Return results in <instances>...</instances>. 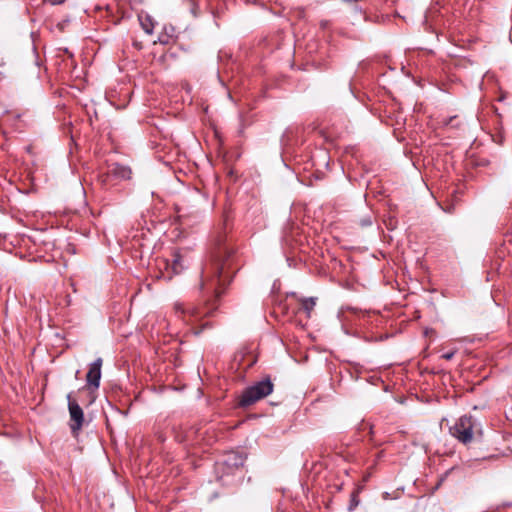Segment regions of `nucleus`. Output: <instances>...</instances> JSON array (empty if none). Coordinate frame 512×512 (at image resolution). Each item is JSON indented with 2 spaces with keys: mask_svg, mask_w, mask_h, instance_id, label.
<instances>
[{
  "mask_svg": "<svg viewBox=\"0 0 512 512\" xmlns=\"http://www.w3.org/2000/svg\"><path fill=\"white\" fill-rule=\"evenodd\" d=\"M228 217L223 220L211 239L210 260L205 263L201 272L200 291L205 301L215 308V302L232 278L234 248L227 242Z\"/></svg>",
  "mask_w": 512,
  "mask_h": 512,
  "instance_id": "1",
  "label": "nucleus"
},
{
  "mask_svg": "<svg viewBox=\"0 0 512 512\" xmlns=\"http://www.w3.org/2000/svg\"><path fill=\"white\" fill-rule=\"evenodd\" d=\"M273 383L270 378H265L259 382H256L254 385L246 388L240 399L239 405L241 407H248L255 402L267 397L273 392Z\"/></svg>",
  "mask_w": 512,
  "mask_h": 512,
  "instance_id": "2",
  "label": "nucleus"
},
{
  "mask_svg": "<svg viewBox=\"0 0 512 512\" xmlns=\"http://www.w3.org/2000/svg\"><path fill=\"white\" fill-rule=\"evenodd\" d=\"M244 457L236 452L228 453L222 462L217 463L216 472L223 484H229L228 478L235 476L239 469L244 465Z\"/></svg>",
  "mask_w": 512,
  "mask_h": 512,
  "instance_id": "3",
  "label": "nucleus"
},
{
  "mask_svg": "<svg viewBox=\"0 0 512 512\" xmlns=\"http://www.w3.org/2000/svg\"><path fill=\"white\" fill-rule=\"evenodd\" d=\"M477 430L476 421L471 416H462L450 428L451 434L460 442L467 444L473 440V436Z\"/></svg>",
  "mask_w": 512,
  "mask_h": 512,
  "instance_id": "4",
  "label": "nucleus"
},
{
  "mask_svg": "<svg viewBox=\"0 0 512 512\" xmlns=\"http://www.w3.org/2000/svg\"><path fill=\"white\" fill-rule=\"evenodd\" d=\"M68 410L70 415V429L73 434H77L84 423V412L76 399L72 397V393L67 395Z\"/></svg>",
  "mask_w": 512,
  "mask_h": 512,
  "instance_id": "5",
  "label": "nucleus"
},
{
  "mask_svg": "<svg viewBox=\"0 0 512 512\" xmlns=\"http://www.w3.org/2000/svg\"><path fill=\"white\" fill-rule=\"evenodd\" d=\"M132 171L128 166L118 163H112L108 166L107 173L100 176L103 185L109 184L111 176L119 180H128L131 178Z\"/></svg>",
  "mask_w": 512,
  "mask_h": 512,
  "instance_id": "6",
  "label": "nucleus"
},
{
  "mask_svg": "<svg viewBox=\"0 0 512 512\" xmlns=\"http://www.w3.org/2000/svg\"><path fill=\"white\" fill-rule=\"evenodd\" d=\"M102 358H97L90 364L89 370L86 375L87 387L89 390L94 391L99 388L101 379Z\"/></svg>",
  "mask_w": 512,
  "mask_h": 512,
  "instance_id": "7",
  "label": "nucleus"
},
{
  "mask_svg": "<svg viewBox=\"0 0 512 512\" xmlns=\"http://www.w3.org/2000/svg\"><path fill=\"white\" fill-rule=\"evenodd\" d=\"M138 18H139L140 25H141L142 29L146 33L151 34L153 32V29H154V21H153V19L148 14H140L138 16Z\"/></svg>",
  "mask_w": 512,
  "mask_h": 512,
  "instance_id": "8",
  "label": "nucleus"
},
{
  "mask_svg": "<svg viewBox=\"0 0 512 512\" xmlns=\"http://www.w3.org/2000/svg\"><path fill=\"white\" fill-rule=\"evenodd\" d=\"M316 305V299L313 297L301 299V309L306 313L307 317H310Z\"/></svg>",
  "mask_w": 512,
  "mask_h": 512,
  "instance_id": "9",
  "label": "nucleus"
},
{
  "mask_svg": "<svg viewBox=\"0 0 512 512\" xmlns=\"http://www.w3.org/2000/svg\"><path fill=\"white\" fill-rule=\"evenodd\" d=\"M183 266L181 265V257L179 255H175V258L172 263V270L175 274H178L182 271Z\"/></svg>",
  "mask_w": 512,
  "mask_h": 512,
  "instance_id": "10",
  "label": "nucleus"
},
{
  "mask_svg": "<svg viewBox=\"0 0 512 512\" xmlns=\"http://www.w3.org/2000/svg\"><path fill=\"white\" fill-rule=\"evenodd\" d=\"M456 352H457V349L448 351L442 355V358H444L446 360H451L454 357V355L456 354Z\"/></svg>",
  "mask_w": 512,
  "mask_h": 512,
  "instance_id": "11",
  "label": "nucleus"
},
{
  "mask_svg": "<svg viewBox=\"0 0 512 512\" xmlns=\"http://www.w3.org/2000/svg\"><path fill=\"white\" fill-rule=\"evenodd\" d=\"M46 2L50 3L51 5H59L64 3L66 0H45Z\"/></svg>",
  "mask_w": 512,
  "mask_h": 512,
  "instance_id": "12",
  "label": "nucleus"
},
{
  "mask_svg": "<svg viewBox=\"0 0 512 512\" xmlns=\"http://www.w3.org/2000/svg\"><path fill=\"white\" fill-rule=\"evenodd\" d=\"M175 310H176L177 312H180V313H183V312H184V310H183V307H182V304H181V303H176V304H175Z\"/></svg>",
  "mask_w": 512,
  "mask_h": 512,
  "instance_id": "13",
  "label": "nucleus"
},
{
  "mask_svg": "<svg viewBox=\"0 0 512 512\" xmlns=\"http://www.w3.org/2000/svg\"><path fill=\"white\" fill-rule=\"evenodd\" d=\"M352 502L354 503V505H358V502H356L355 499H352Z\"/></svg>",
  "mask_w": 512,
  "mask_h": 512,
  "instance_id": "14",
  "label": "nucleus"
},
{
  "mask_svg": "<svg viewBox=\"0 0 512 512\" xmlns=\"http://www.w3.org/2000/svg\"><path fill=\"white\" fill-rule=\"evenodd\" d=\"M352 502L354 503V505H358V502H356L355 499H352Z\"/></svg>",
  "mask_w": 512,
  "mask_h": 512,
  "instance_id": "15",
  "label": "nucleus"
},
{
  "mask_svg": "<svg viewBox=\"0 0 512 512\" xmlns=\"http://www.w3.org/2000/svg\"><path fill=\"white\" fill-rule=\"evenodd\" d=\"M352 502L354 503V505H358V502H356L355 499H352Z\"/></svg>",
  "mask_w": 512,
  "mask_h": 512,
  "instance_id": "16",
  "label": "nucleus"
}]
</instances>
